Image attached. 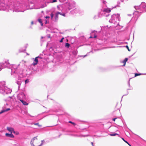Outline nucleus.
<instances>
[{
    "label": "nucleus",
    "mask_w": 146,
    "mask_h": 146,
    "mask_svg": "<svg viewBox=\"0 0 146 146\" xmlns=\"http://www.w3.org/2000/svg\"><path fill=\"white\" fill-rule=\"evenodd\" d=\"M19 100L24 105H28V103H27L26 102L22 100Z\"/></svg>",
    "instance_id": "nucleus-9"
},
{
    "label": "nucleus",
    "mask_w": 146,
    "mask_h": 146,
    "mask_svg": "<svg viewBox=\"0 0 146 146\" xmlns=\"http://www.w3.org/2000/svg\"><path fill=\"white\" fill-rule=\"evenodd\" d=\"M116 118H113V121H115V119H116Z\"/></svg>",
    "instance_id": "nucleus-24"
},
{
    "label": "nucleus",
    "mask_w": 146,
    "mask_h": 146,
    "mask_svg": "<svg viewBox=\"0 0 146 146\" xmlns=\"http://www.w3.org/2000/svg\"><path fill=\"white\" fill-rule=\"evenodd\" d=\"M27 55H29V54H27Z\"/></svg>",
    "instance_id": "nucleus-35"
},
{
    "label": "nucleus",
    "mask_w": 146,
    "mask_h": 146,
    "mask_svg": "<svg viewBox=\"0 0 146 146\" xmlns=\"http://www.w3.org/2000/svg\"><path fill=\"white\" fill-rule=\"evenodd\" d=\"M96 37H97V36L96 35H95L94 36V38H96Z\"/></svg>",
    "instance_id": "nucleus-27"
},
{
    "label": "nucleus",
    "mask_w": 146,
    "mask_h": 146,
    "mask_svg": "<svg viewBox=\"0 0 146 146\" xmlns=\"http://www.w3.org/2000/svg\"><path fill=\"white\" fill-rule=\"evenodd\" d=\"M129 145V146H131V145H130L129 144V145Z\"/></svg>",
    "instance_id": "nucleus-34"
},
{
    "label": "nucleus",
    "mask_w": 146,
    "mask_h": 146,
    "mask_svg": "<svg viewBox=\"0 0 146 146\" xmlns=\"http://www.w3.org/2000/svg\"><path fill=\"white\" fill-rule=\"evenodd\" d=\"M49 17H49L48 16H46L45 17V18L46 19L49 18Z\"/></svg>",
    "instance_id": "nucleus-23"
},
{
    "label": "nucleus",
    "mask_w": 146,
    "mask_h": 146,
    "mask_svg": "<svg viewBox=\"0 0 146 146\" xmlns=\"http://www.w3.org/2000/svg\"><path fill=\"white\" fill-rule=\"evenodd\" d=\"M118 134L117 133H114V134H110V135L111 136H115L116 135H118Z\"/></svg>",
    "instance_id": "nucleus-13"
},
{
    "label": "nucleus",
    "mask_w": 146,
    "mask_h": 146,
    "mask_svg": "<svg viewBox=\"0 0 146 146\" xmlns=\"http://www.w3.org/2000/svg\"><path fill=\"white\" fill-rule=\"evenodd\" d=\"M91 144H92V146H94V145H93V142H91Z\"/></svg>",
    "instance_id": "nucleus-28"
},
{
    "label": "nucleus",
    "mask_w": 146,
    "mask_h": 146,
    "mask_svg": "<svg viewBox=\"0 0 146 146\" xmlns=\"http://www.w3.org/2000/svg\"><path fill=\"white\" fill-rule=\"evenodd\" d=\"M47 23V21L46 20V23H45L46 24Z\"/></svg>",
    "instance_id": "nucleus-31"
},
{
    "label": "nucleus",
    "mask_w": 146,
    "mask_h": 146,
    "mask_svg": "<svg viewBox=\"0 0 146 146\" xmlns=\"http://www.w3.org/2000/svg\"><path fill=\"white\" fill-rule=\"evenodd\" d=\"M31 25H33V21H32L31 22Z\"/></svg>",
    "instance_id": "nucleus-26"
},
{
    "label": "nucleus",
    "mask_w": 146,
    "mask_h": 146,
    "mask_svg": "<svg viewBox=\"0 0 146 146\" xmlns=\"http://www.w3.org/2000/svg\"><path fill=\"white\" fill-rule=\"evenodd\" d=\"M65 46L66 47L69 48L70 46V44L68 43H67L66 44Z\"/></svg>",
    "instance_id": "nucleus-12"
},
{
    "label": "nucleus",
    "mask_w": 146,
    "mask_h": 146,
    "mask_svg": "<svg viewBox=\"0 0 146 146\" xmlns=\"http://www.w3.org/2000/svg\"><path fill=\"white\" fill-rule=\"evenodd\" d=\"M3 64L2 63H1L0 64V66H2V65Z\"/></svg>",
    "instance_id": "nucleus-25"
},
{
    "label": "nucleus",
    "mask_w": 146,
    "mask_h": 146,
    "mask_svg": "<svg viewBox=\"0 0 146 146\" xmlns=\"http://www.w3.org/2000/svg\"><path fill=\"white\" fill-rule=\"evenodd\" d=\"M69 123H70L73 125H76L75 123L74 122H72L71 121H69Z\"/></svg>",
    "instance_id": "nucleus-14"
},
{
    "label": "nucleus",
    "mask_w": 146,
    "mask_h": 146,
    "mask_svg": "<svg viewBox=\"0 0 146 146\" xmlns=\"http://www.w3.org/2000/svg\"><path fill=\"white\" fill-rule=\"evenodd\" d=\"M29 81L28 79L26 80L25 81V84L29 82Z\"/></svg>",
    "instance_id": "nucleus-17"
},
{
    "label": "nucleus",
    "mask_w": 146,
    "mask_h": 146,
    "mask_svg": "<svg viewBox=\"0 0 146 146\" xmlns=\"http://www.w3.org/2000/svg\"><path fill=\"white\" fill-rule=\"evenodd\" d=\"M117 104H116L114 105L113 107V111H115L117 110H119V108L118 107H117Z\"/></svg>",
    "instance_id": "nucleus-4"
},
{
    "label": "nucleus",
    "mask_w": 146,
    "mask_h": 146,
    "mask_svg": "<svg viewBox=\"0 0 146 146\" xmlns=\"http://www.w3.org/2000/svg\"><path fill=\"white\" fill-rule=\"evenodd\" d=\"M4 84V85H5V82H4V84Z\"/></svg>",
    "instance_id": "nucleus-36"
},
{
    "label": "nucleus",
    "mask_w": 146,
    "mask_h": 146,
    "mask_svg": "<svg viewBox=\"0 0 146 146\" xmlns=\"http://www.w3.org/2000/svg\"><path fill=\"white\" fill-rule=\"evenodd\" d=\"M126 48H127V49L128 50V51H130V50H129V47H128V46L127 45H126Z\"/></svg>",
    "instance_id": "nucleus-20"
},
{
    "label": "nucleus",
    "mask_w": 146,
    "mask_h": 146,
    "mask_svg": "<svg viewBox=\"0 0 146 146\" xmlns=\"http://www.w3.org/2000/svg\"><path fill=\"white\" fill-rule=\"evenodd\" d=\"M128 60V59L127 58H126L124 60H123L124 62V64H123V66H124L125 65L126 62Z\"/></svg>",
    "instance_id": "nucleus-10"
},
{
    "label": "nucleus",
    "mask_w": 146,
    "mask_h": 146,
    "mask_svg": "<svg viewBox=\"0 0 146 146\" xmlns=\"http://www.w3.org/2000/svg\"><path fill=\"white\" fill-rule=\"evenodd\" d=\"M64 39V37H63L62 38V39H61V40H60V42H63V39Z\"/></svg>",
    "instance_id": "nucleus-19"
},
{
    "label": "nucleus",
    "mask_w": 146,
    "mask_h": 146,
    "mask_svg": "<svg viewBox=\"0 0 146 146\" xmlns=\"http://www.w3.org/2000/svg\"><path fill=\"white\" fill-rule=\"evenodd\" d=\"M39 56H37V57H36L35 58V59L34 60V62H33V63L32 64V65H33L35 66L37 64V63L38 62V58H39Z\"/></svg>",
    "instance_id": "nucleus-2"
},
{
    "label": "nucleus",
    "mask_w": 146,
    "mask_h": 146,
    "mask_svg": "<svg viewBox=\"0 0 146 146\" xmlns=\"http://www.w3.org/2000/svg\"><path fill=\"white\" fill-rule=\"evenodd\" d=\"M7 129L9 132L12 133L13 132L14 133H15V132L14 130V129L12 127H7Z\"/></svg>",
    "instance_id": "nucleus-3"
},
{
    "label": "nucleus",
    "mask_w": 146,
    "mask_h": 146,
    "mask_svg": "<svg viewBox=\"0 0 146 146\" xmlns=\"http://www.w3.org/2000/svg\"><path fill=\"white\" fill-rule=\"evenodd\" d=\"M140 75H141V74H140L135 73V76L136 77L137 76Z\"/></svg>",
    "instance_id": "nucleus-16"
},
{
    "label": "nucleus",
    "mask_w": 146,
    "mask_h": 146,
    "mask_svg": "<svg viewBox=\"0 0 146 146\" xmlns=\"http://www.w3.org/2000/svg\"><path fill=\"white\" fill-rule=\"evenodd\" d=\"M103 11H104L106 13H110L111 11V9L109 8H108L106 9H105Z\"/></svg>",
    "instance_id": "nucleus-7"
},
{
    "label": "nucleus",
    "mask_w": 146,
    "mask_h": 146,
    "mask_svg": "<svg viewBox=\"0 0 146 146\" xmlns=\"http://www.w3.org/2000/svg\"><path fill=\"white\" fill-rule=\"evenodd\" d=\"M5 135L6 136L9 137H11V138L14 137V136L13 135V134H12L11 133V134L6 133L5 134Z\"/></svg>",
    "instance_id": "nucleus-5"
},
{
    "label": "nucleus",
    "mask_w": 146,
    "mask_h": 146,
    "mask_svg": "<svg viewBox=\"0 0 146 146\" xmlns=\"http://www.w3.org/2000/svg\"><path fill=\"white\" fill-rule=\"evenodd\" d=\"M43 141H41L36 137L33 138L31 141V143L32 146H41L42 144Z\"/></svg>",
    "instance_id": "nucleus-1"
},
{
    "label": "nucleus",
    "mask_w": 146,
    "mask_h": 146,
    "mask_svg": "<svg viewBox=\"0 0 146 146\" xmlns=\"http://www.w3.org/2000/svg\"><path fill=\"white\" fill-rule=\"evenodd\" d=\"M122 139L127 143L128 145H129V143L126 141L123 138Z\"/></svg>",
    "instance_id": "nucleus-18"
},
{
    "label": "nucleus",
    "mask_w": 146,
    "mask_h": 146,
    "mask_svg": "<svg viewBox=\"0 0 146 146\" xmlns=\"http://www.w3.org/2000/svg\"><path fill=\"white\" fill-rule=\"evenodd\" d=\"M92 38V36H90V37L89 38Z\"/></svg>",
    "instance_id": "nucleus-30"
},
{
    "label": "nucleus",
    "mask_w": 146,
    "mask_h": 146,
    "mask_svg": "<svg viewBox=\"0 0 146 146\" xmlns=\"http://www.w3.org/2000/svg\"><path fill=\"white\" fill-rule=\"evenodd\" d=\"M38 123H36L35 124L36 125H38Z\"/></svg>",
    "instance_id": "nucleus-29"
},
{
    "label": "nucleus",
    "mask_w": 146,
    "mask_h": 146,
    "mask_svg": "<svg viewBox=\"0 0 146 146\" xmlns=\"http://www.w3.org/2000/svg\"><path fill=\"white\" fill-rule=\"evenodd\" d=\"M123 63L124 64V61H123Z\"/></svg>",
    "instance_id": "nucleus-32"
},
{
    "label": "nucleus",
    "mask_w": 146,
    "mask_h": 146,
    "mask_svg": "<svg viewBox=\"0 0 146 146\" xmlns=\"http://www.w3.org/2000/svg\"><path fill=\"white\" fill-rule=\"evenodd\" d=\"M19 134V133L18 132H17V133L16 134Z\"/></svg>",
    "instance_id": "nucleus-33"
},
{
    "label": "nucleus",
    "mask_w": 146,
    "mask_h": 146,
    "mask_svg": "<svg viewBox=\"0 0 146 146\" xmlns=\"http://www.w3.org/2000/svg\"><path fill=\"white\" fill-rule=\"evenodd\" d=\"M10 110V109L9 108H7L6 110H2L1 112H0V114L6 111H9Z\"/></svg>",
    "instance_id": "nucleus-6"
},
{
    "label": "nucleus",
    "mask_w": 146,
    "mask_h": 146,
    "mask_svg": "<svg viewBox=\"0 0 146 146\" xmlns=\"http://www.w3.org/2000/svg\"><path fill=\"white\" fill-rule=\"evenodd\" d=\"M57 1V0H53L52 1V3H54V2H56Z\"/></svg>",
    "instance_id": "nucleus-22"
},
{
    "label": "nucleus",
    "mask_w": 146,
    "mask_h": 146,
    "mask_svg": "<svg viewBox=\"0 0 146 146\" xmlns=\"http://www.w3.org/2000/svg\"><path fill=\"white\" fill-rule=\"evenodd\" d=\"M38 21L39 23H40L41 24V25L42 26L43 25V24L42 23V20L41 19H38Z\"/></svg>",
    "instance_id": "nucleus-11"
},
{
    "label": "nucleus",
    "mask_w": 146,
    "mask_h": 146,
    "mask_svg": "<svg viewBox=\"0 0 146 146\" xmlns=\"http://www.w3.org/2000/svg\"><path fill=\"white\" fill-rule=\"evenodd\" d=\"M50 16H51V18L52 19L53 17V14L52 13H51L50 15Z\"/></svg>",
    "instance_id": "nucleus-21"
},
{
    "label": "nucleus",
    "mask_w": 146,
    "mask_h": 146,
    "mask_svg": "<svg viewBox=\"0 0 146 146\" xmlns=\"http://www.w3.org/2000/svg\"><path fill=\"white\" fill-rule=\"evenodd\" d=\"M59 13H60L59 12H57L55 15V20H57L58 18V15H59Z\"/></svg>",
    "instance_id": "nucleus-8"
},
{
    "label": "nucleus",
    "mask_w": 146,
    "mask_h": 146,
    "mask_svg": "<svg viewBox=\"0 0 146 146\" xmlns=\"http://www.w3.org/2000/svg\"><path fill=\"white\" fill-rule=\"evenodd\" d=\"M59 14H60V15H62L64 17L65 16V15L64 13L62 14V13L60 12V13H59Z\"/></svg>",
    "instance_id": "nucleus-15"
}]
</instances>
